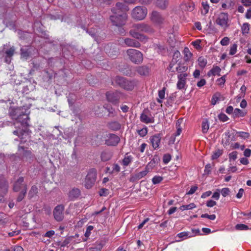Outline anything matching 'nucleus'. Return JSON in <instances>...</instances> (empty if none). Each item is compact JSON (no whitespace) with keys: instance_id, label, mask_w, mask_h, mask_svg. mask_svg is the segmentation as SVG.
Here are the masks:
<instances>
[{"instance_id":"7c9ffc66","label":"nucleus","mask_w":251,"mask_h":251,"mask_svg":"<svg viewBox=\"0 0 251 251\" xmlns=\"http://www.w3.org/2000/svg\"><path fill=\"white\" fill-rule=\"evenodd\" d=\"M132 159L133 157L131 155L126 153L122 161L123 165L125 166H128L132 161Z\"/></svg>"},{"instance_id":"aec40b11","label":"nucleus","mask_w":251,"mask_h":251,"mask_svg":"<svg viewBox=\"0 0 251 251\" xmlns=\"http://www.w3.org/2000/svg\"><path fill=\"white\" fill-rule=\"evenodd\" d=\"M31 48L28 47L21 48L20 50L21 58L26 60L31 55Z\"/></svg>"},{"instance_id":"4be33fe9","label":"nucleus","mask_w":251,"mask_h":251,"mask_svg":"<svg viewBox=\"0 0 251 251\" xmlns=\"http://www.w3.org/2000/svg\"><path fill=\"white\" fill-rule=\"evenodd\" d=\"M116 10L118 11L116 12L119 13L126 12V11L129 10V8L126 3H125V1L124 2H117L116 4Z\"/></svg>"},{"instance_id":"bb28decb","label":"nucleus","mask_w":251,"mask_h":251,"mask_svg":"<svg viewBox=\"0 0 251 251\" xmlns=\"http://www.w3.org/2000/svg\"><path fill=\"white\" fill-rule=\"evenodd\" d=\"M136 71L141 75L147 76L150 73L149 68L146 66H139L137 68Z\"/></svg>"},{"instance_id":"79ce46f5","label":"nucleus","mask_w":251,"mask_h":251,"mask_svg":"<svg viewBox=\"0 0 251 251\" xmlns=\"http://www.w3.org/2000/svg\"><path fill=\"white\" fill-rule=\"evenodd\" d=\"M221 70L219 66H216L213 67L211 70V73H212V75H218V76H220L221 75V74H220Z\"/></svg>"},{"instance_id":"ddd939ff","label":"nucleus","mask_w":251,"mask_h":251,"mask_svg":"<svg viewBox=\"0 0 251 251\" xmlns=\"http://www.w3.org/2000/svg\"><path fill=\"white\" fill-rule=\"evenodd\" d=\"M228 20V14L226 13H221L216 20V23L224 28L228 26L227 22Z\"/></svg>"},{"instance_id":"bf43d9fd","label":"nucleus","mask_w":251,"mask_h":251,"mask_svg":"<svg viewBox=\"0 0 251 251\" xmlns=\"http://www.w3.org/2000/svg\"><path fill=\"white\" fill-rule=\"evenodd\" d=\"M99 193L100 196H106L109 194V190L106 188H102L100 190Z\"/></svg>"},{"instance_id":"4468645a","label":"nucleus","mask_w":251,"mask_h":251,"mask_svg":"<svg viewBox=\"0 0 251 251\" xmlns=\"http://www.w3.org/2000/svg\"><path fill=\"white\" fill-rule=\"evenodd\" d=\"M25 188L27 189V185L24 183V178L20 177L14 183L13 190L14 192L22 191Z\"/></svg>"},{"instance_id":"473e14b6","label":"nucleus","mask_w":251,"mask_h":251,"mask_svg":"<svg viewBox=\"0 0 251 251\" xmlns=\"http://www.w3.org/2000/svg\"><path fill=\"white\" fill-rule=\"evenodd\" d=\"M246 112H244L239 108H235L233 112V116L234 118L239 117H244L246 115Z\"/></svg>"},{"instance_id":"680f3d73","label":"nucleus","mask_w":251,"mask_h":251,"mask_svg":"<svg viewBox=\"0 0 251 251\" xmlns=\"http://www.w3.org/2000/svg\"><path fill=\"white\" fill-rule=\"evenodd\" d=\"M222 46H227L229 43V39L227 37L223 38L220 42Z\"/></svg>"},{"instance_id":"338daca9","label":"nucleus","mask_w":251,"mask_h":251,"mask_svg":"<svg viewBox=\"0 0 251 251\" xmlns=\"http://www.w3.org/2000/svg\"><path fill=\"white\" fill-rule=\"evenodd\" d=\"M166 88L163 87V89L158 92V97L160 99H163L165 98V93Z\"/></svg>"},{"instance_id":"69168bd1","label":"nucleus","mask_w":251,"mask_h":251,"mask_svg":"<svg viewBox=\"0 0 251 251\" xmlns=\"http://www.w3.org/2000/svg\"><path fill=\"white\" fill-rule=\"evenodd\" d=\"M230 192L229 189L228 188H224L221 190V193L223 197H226Z\"/></svg>"},{"instance_id":"5701e85b","label":"nucleus","mask_w":251,"mask_h":251,"mask_svg":"<svg viewBox=\"0 0 251 251\" xmlns=\"http://www.w3.org/2000/svg\"><path fill=\"white\" fill-rule=\"evenodd\" d=\"M148 171L146 170L132 175L130 178V181L134 182L139 180L148 174Z\"/></svg>"},{"instance_id":"864d4df0","label":"nucleus","mask_w":251,"mask_h":251,"mask_svg":"<svg viewBox=\"0 0 251 251\" xmlns=\"http://www.w3.org/2000/svg\"><path fill=\"white\" fill-rule=\"evenodd\" d=\"M162 180V177L156 176L152 178V181L154 184H156L159 183Z\"/></svg>"},{"instance_id":"052dcab7","label":"nucleus","mask_w":251,"mask_h":251,"mask_svg":"<svg viewBox=\"0 0 251 251\" xmlns=\"http://www.w3.org/2000/svg\"><path fill=\"white\" fill-rule=\"evenodd\" d=\"M94 227L92 226H89L86 229V231L85 233V236L86 237H88L91 233V231L93 229Z\"/></svg>"},{"instance_id":"c85d7f7f","label":"nucleus","mask_w":251,"mask_h":251,"mask_svg":"<svg viewBox=\"0 0 251 251\" xmlns=\"http://www.w3.org/2000/svg\"><path fill=\"white\" fill-rule=\"evenodd\" d=\"M160 161V158L157 155H154L152 160L148 164L146 169L154 167Z\"/></svg>"},{"instance_id":"2f4dec72","label":"nucleus","mask_w":251,"mask_h":251,"mask_svg":"<svg viewBox=\"0 0 251 251\" xmlns=\"http://www.w3.org/2000/svg\"><path fill=\"white\" fill-rule=\"evenodd\" d=\"M180 59H181V54L178 50H176L174 53L173 59L171 62L172 63L174 64V65H175L176 63H177L180 60Z\"/></svg>"},{"instance_id":"20e7f679","label":"nucleus","mask_w":251,"mask_h":251,"mask_svg":"<svg viewBox=\"0 0 251 251\" xmlns=\"http://www.w3.org/2000/svg\"><path fill=\"white\" fill-rule=\"evenodd\" d=\"M114 81L116 85L127 90H132L136 85V82L133 80H129L126 78L117 76Z\"/></svg>"},{"instance_id":"58836bf2","label":"nucleus","mask_w":251,"mask_h":251,"mask_svg":"<svg viewBox=\"0 0 251 251\" xmlns=\"http://www.w3.org/2000/svg\"><path fill=\"white\" fill-rule=\"evenodd\" d=\"M201 5L203 10L201 11L202 14L205 15L206 14L209 10V6L206 1H202L201 2Z\"/></svg>"},{"instance_id":"de8ad7c7","label":"nucleus","mask_w":251,"mask_h":251,"mask_svg":"<svg viewBox=\"0 0 251 251\" xmlns=\"http://www.w3.org/2000/svg\"><path fill=\"white\" fill-rule=\"evenodd\" d=\"M250 25L248 23H244L242 26V30L243 34L249 33Z\"/></svg>"},{"instance_id":"423d86ee","label":"nucleus","mask_w":251,"mask_h":251,"mask_svg":"<svg viewBox=\"0 0 251 251\" xmlns=\"http://www.w3.org/2000/svg\"><path fill=\"white\" fill-rule=\"evenodd\" d=\"M148 10L146 7L138 6L132 11V17L137 20H142L147 16Z\"/></svg>"},{"instance_id":"c03bdc74","label":"nucleus","mask_w":251,"mask_h":251,"mask_svg":"<svg viewBox=\"0 0 251 251\" xmlns=\"http://www.w3.org/2000/svg\"><path fill=\"white\" fill-rule=\"evenodd\" d=\"M223 150L220 149L216 150L212 156V159H215L219 157L223 154Z\"/></svg>"},{"instance_id":"37998d69","label":"nucleus","mask_w":251,"mask_h":251,"mask_svg":"<svg viewBox=\"0 0 251 251\" xmlns=\"http://www.w3.org/2000/svg\"><path fill=\"white\" fill-rule=\"evenodd\" d=\"M236 133L239 135V137L244 139H248L250 136V133L249 132L237 131Z\"/></svg>"},{"instance_id":"0e129e2a","label":"nucleus","mask_w":251,"mask_h":251,"mask_svg":"<svg viewBox=\"0 0 251 251\" xmlns=\"http://www.w3.org/2000/svg\"><path fill=\"white\" fill-rule=\"evenodd\" d=\"M218 117L219 120L222 122H226L228 120V117L224 113H221L219 114Z\"/></svg>"},{"instance_id":"a878e982","label":"nucleus","mask_w":251,"mask_h":251,"mask_svg":"<svg viewBox=\"0 0 251 251\" xmlns=\"http://www.w3.org/2000/svg\"><path fill=\"white\" fill-rule=\"evenodd\" d=\"M156 5L159 8L164 10L167 8L169 4V0H156Z\"/></svg>"},{"instance_id":"9d476101","label":"nucleus","mask_w":251,"mask_h":251,"mask_svg":"<svg viewBox=\"0 0 251 251\" xmlns=\"http://www.w3.org/2000/svg\"><path fill=\"white\" fill-rule=\"evenodd\" d=\"M151 21L155 25H161L164 23L165 18L159 12L154 10L151 14Z\"/></svg>"},{"instance_id":"f03ea898","label":"nucleus","mask_w":251,"mask_h":251,"mask_svg":"<svg viewBox=\"0 0 251 251\" xmlns=\"http://www.w3.org/2000/svg\"><path fill=\"white\" fill-rule=\"evenodd\" d=\"M153 32V29L151 25L144 23H141L134 24L132 26V29L129 31V34L132 37L141 41H144L146 39V37L140 32L151 33Z\"/></svg>"},{"instance_id":"09e8293b","label":"nucleus","mask_w":251,"mask_h":251,"mask_svg":"<svg viewBox=\"0 0 251 251\" xmlns=\"http://www.w3.org/2000/svg\"><path fill=\"white\" fill-rule=\"evenodd\" d=\"M235 228L237 230H243L249 229L248 226L243 224H239L236 225Z\"/></svg>"},{"instance_id":"4d7b16f0","label":"nucleus","mask_w":251,"mask_h":251,"mask_svg":"<svg viewBox=\"0 0 251 251\" xmlns=\"http://www.w3.org/2000/svg\"><path fill=\"white\" fill-rule=\"evenodd\" d=\"M171 159V156L169 154H165L163 157V162L164 164H168Z\"/></svg>"},{"instance_id":"13d9d810","label":"nucleus","mask_w":251,"mask_h":251,"mask_svg":"<svg viewBox=\"0 0 251 251\" xmlns=\"http://www.w3.org/2000/svg\"><path fill=\"white\" fill-rule=\"evenodd\" d=\"M137 132L141 137H144L148 133L147 128H143L140 130H138Z\"/></svg>"},{"instance_id":"8fccbe9b","label":"nucleus","mask_w":251,"mask_h":251,"mask_svg":"<svg viewBox=\"0 0 251 251\" xmlns=\"http://www.w3.org/2000/svg\"><path fill=\"white\" fill-rule=\"evenodd\" d=\"M69 240L66 239L63 242L59 241L56 242V244L57 246H60V248H62L66 246L68 244H69Z\"/></svg>"},{"instance_id":"b1692460","label":"nucleus","mask_w":251,"mask_h":251,"mask_svg":"<svg viewBox=\"0 0 251 251\" xmlns=\"http://www.w3.org/2000/svg\"><path fill=\"white\" fill-rule=\"evenodd\" d=\"M80 195V191L77 188L72 189L69 193L68 196L70 200H75L79 197Z\"/></svg>"},{"instance_id":"1a4fd4ad","label":"nucleus","mask_w":251,"mask_h":251,"mask_svg":"<svg viewBox=\"0 0 251 251\" xmlns=\"http://www.w3.org/2000/svg\"><path fill=\"white\" fill-rule=\"evenodd\" d=\"M6 45L3 46V49L0 50V53L4 57V61L6 63L10 64L11 61L12 57L13 56L15 49L14 47H10L9 49H6Z\"/></svg>"},{"instance_id":"f8f14e48","label":"nucleus","mask_w":251,"mask_h":251,"mask_svg":"<svg viewBox=\"0 0 251 251\" xmlns=\"http://www.w3.org/2000/svg\"><path fill=\"white\" fill-rule=\"evenodd\" d=\"M64 207L63 205H57L53 210L54 218L57 222L62 221L64 218L63 211Z\"/></svg>"},{"instance_id":"393cba45","label":"nucleus","mask_w":251,"mask_h":251,"mask_svg":"<svg viewBox=\"0 0 251 251\" xmlns=\"http://www.w3.org/2000/svg\"><path fill=\"white\" fill-rule=\"evenodd\" d=\"M107 127L113 131H117L120 129L121 125L117 121H111L107 123Z\"/></svg>"},{"instance_id":"49530a36","label":"nucleus","mask_w":251,"mask_h":251,"mask_svg":"<svg viewBox=\"0 0 251 251\" xmlns=\"http://www.w3.org/2000/svg\"><path fill=\"white\" fill-rule=\"evenodd\" d=\"M198 62L199 66L201 68H204L207 64L206 59L202 57H200L198 58Z\"/></svg>"},{"instance_id":"412c9836","label":"nucleus","mask_w":251,"mask_h":251,"mask_svg":"<svg viewBox=\"0 0 251 251\" xmlns=\"http://www.w3.org/2000/svg\"><path fill=\"white\" fill-rule=\"evenodd\" d=\"M125 43L128 47L139 48L141 46L139 41L131 38H126L124 40Z\"/></svg>"},{"instance_id":"9b49d317","label":"nucleus","mask_w":251,"mask_h":251,"mask_svg":"<svg viewBox=\"0 0 251 251\" xmlns=\"http://www.w3.org/2000/svg\"><path fill=\"white\" fill-rule=\"evenodd\" d=\"M140 120L142 122L149 124L153 123L154 122V118L151 115V111L148 108L144 109L140 117Z\"/></svg>"},{"instance_id":"6e6552de","label":"nucleus","mask_w":251,"mask_h":251,"mask_svg":"<svg viewBox=\"0 0 251 251\" xmlns=\"http://www.w3.org/2000/svg\"><path fill=\"white\" fill-rule=\"evenodd\" d=\"M122 93L118 91H109L106 93L107 100L114 105H118L119 100L122 97Z\"/></svg>"},{"instance_id":"f257e3e1","label":"nucleus","mask_w":251,"mask_h":251,"mask_svg":"<svg viewBox=\"0 0 251 251\" xmlns=\"http://www.w3.org/2000/svg\"><path fill=\"white\" fill-rule=\"evenodd\" d=\"M28 109L23 107H17L11 109L10 115L14 120L13 125L15 128H18L13 131L14 135L18 136L22 140L25 137L28 136L26 132L27 127L29 126L28 121L29 113Z\"/></svg>"},{"instance_id":"f704fd0d","label":"nucleus","mask_w":251,"mask_h":251,"mask_svg":"<svg viewBox=\"0 0 251 251\" xmlns=\"http://www.w3.org/2000/svg\"><path fill=\"white\" fill-rule=\"evenodd\" d=\"M188 69V67L184 64L179 63L178 66L176 68V71L180 74L186 73V71Z\"/></svg>"},{"instance_id":"7ed1b4c3","label":"nucleus","mask_w":251,"mask_h":251,"mask_svg":"<svg viewBox=\"0 0 251 251\" xmlns=\"http://www.w3.org/2000/svg\"><path fill=\"white\" fill-rule=\"evenodd\" d=\"M112 11L113 13L110 16V20L113 25L117 26H121L125 25L127 18L126 12H115V9H113Z\"/></svg>"},{"instance_id":"774afa93","label":"nucleus","mask_w":251,"mask_h":251,"mask_svg":"<svg viewBox=\"0 0 251 251\" xmlns=\"http://www.w3.org/2000/svg\"><path fill=\"white\" fill-rule=\"evenodd\" d=\"M225 77H226V75H224V76H222L221 77L218 78L217 80L218 85H224L225 84V81H226Z\"/></svg>"},{"instance_id":"cd10ccee","label":"nucleus","mask_w":251,"mask_h":251,"mask_svg":"<svg viewBox=\"0 0 251 251\" xmlns=\"http://www.w3.org/2000/svg\"><path fill=\"white\" fill-rule=\"evenodd\" d=\"M104 108L108 112V116L109 117H114L117 116V112L115 109L109 104H105L103 106Z\"/></svg>"},{"instance_id":"3c124183","label":"nucleus","mask_w":251,"mask_h":251,"mask_svg":"<svg viewBox=\"0 0 251 251\" xmlns=\"http://www.w3.org/2000/svg\"><path fill=\"white\" fill-rule=\"evenodd\" d=\"M190 235H192L191 237H194L198 235H201L200 233V230L199 228H193L191 229V231H189Z\"/></svg>"},{"instance_id":"2eb2a0df","label":"nucleus","mask_w":251,"mask_h":251,"mask_svg":"<svg viewBox=\"0 0 251 251\" xmlns=\"http://www.w3.org/2000/svg\"><path fill=\"white\" fill-rule=\"evenodd\" d=\"M120 137L113 133H109L107 136V139L105 140V144L107 146H116L120 142Z\"/></svg>"},{"instance_id":"ea45409f","label":"nucleus","mask_w":251,"mask_h":251,"mask_svg":"<svg viewBox=\"0 0 251 251\" xmlns=\"http://www.w3.org/2000/svg\"><path fill=\"white\" fill-rule=\"evenodd\" d=\"M121 170V168L120 166L117 164H113L112 165V170L111 172H109V173L112 174H115V173H118Z\"/></svg>"},{"instance_id":"4c0bfd02","label":"nucleus","mask_w":251,"mask_h":251,"mask_svg":"<svg viewBox=\"0 0 251 251\" xmlns=\"http://www.w3.org/2000/svg\"><path fill=\"white\" fill-rule=\"evenodd\" d=\"M26 192H27V189H26L25 188V189H23L22 191H21L20 194H19V195L17 198V201L18 202L21 201L25 198V195L26 194Z\"/></svg>"},{"instance_id":"a211bd4d","label":"nucleus","mask_w":251,"mask_h":251,"mask_svg":"<svg viewBox=\"0 0 251 251\" xmlns=\"http://www.w3.org/2000/svg\"><path fill=\"white\" fill-rule=\"evenodd\" d=\"M225 137L222 140V143L224 147L228 146L229 144V140L234 141L236 140V138L233 133H231L229 131H227L224 134Z\"/></svg>"},{"instance_id":"a19ab883","label":"nucleus","mask_w":251,"mask_h":251,"mask_svg":"<svg viewBox=\"0 0 251 251\" xmlns=\"http://www.w3.org/2000/svg\"><path fill=\"white\" fill-rule=\"evenodd\" d=\"M196 207V205L194 203H191L188 205H183L180 207V209L181 210H190L192 209L193 208Z\"/></svg>"},{"instance_id":"5fc2aeb1","label":"nucleus","mask_w":251,"mask_h":251,"mask_svg":"<svg viewBox=\"0 0 251 251\" xmlns=\"http://www.w3.org/2000/svg\"><path fill=\"white\" fill-rule=\"evenodd\" d=\"M188 74L187 73L180 74L177 76L178 80L181 81H186V77L188 76Z\"/></svg>"},{"instance_id":"a18cd8bd","label":"nucleus","mask_w":251,"mask_h":251,"mask_svg":"<svg viewBox=\"0 0 251 251\" xmlns=\"http://www.w3.org/2000/svg\"><path fill=\"white\" fill-rule=\"evenodd\" d=\"M4 251H24V249L21 246H14L11 247L10 249H7Z\"/></svg>"},{"instance_id":"c9c22d12","label":"nucleus","mask_w":251,"mask_h":251,"mask_svg":"<svg viewBox=\"0 0 251 251\" xmlns=\"http://www.w3.org/2000/svg\"><path fill=\"white\" fill-rule=\"evenodd\" d=\"M202 132L203 133H206L208 131L209 127L208 120L206 119L203 120L201 124Z\"/></svg>"},{"instance_id":"dca6fc26","label":"nucleus","mask_w":251,"mask_h":251,"mask_svg":"<svg viewBox=\"0 0 251 251\" xmlns=\"http://www.w3.org/2000/svg\"><path fill=\"white\" fill-rule=\"evenodd\" d=\"M8 182L3 176H0V197L3 198L7 193Z\"/></svg>"},{"instance_id":"6e6d98bb","label":"nucleus","mask_w":251,"mask_h":251,"mask_svg":"<svg viewBox=\"0 0 251 251\" xmlns=\"http://www.w3.org/2000/svg\"><path fill=\"white\" fill-rule=\"evenodd\" d=\"M237 45L236 44H233L230 47L229 54L233 55L235 54L237 51Z\"/></svg>"},{"instance_id":"e433bc0d","label":"nucleus","mask_w":251,"mask_h":251,"mask_svg":"<svg viewBox=\"0 0 251 251\" xmlns=\"http://www.w3.org/2000/svg\"><path fill=\"white\" fill-rule=\"evenodd\" d=\"M177 237L182 238V240L190 238L192 235H190L189 231H184L178 233L177 235Z\"/></svg>"},{"instance_id":"f3484780","label":"nucleus","mask_w":251,"mask_h":251,"mask_svg":"<svg viewBox=\"0 0 251 251\" xmlns=\"http://www.w3.org/2000/svg\"><path fill=\"white\" fill-rule=\"evenodd\" d=\"M18 151L21 154H22L24 158H25L29 162L32 161L34 158V155L30 151L25 150V148L22 146L19 147Z\"/></svg>"},{"instance_id":"6ab92c4d","label":"nucleus","mask_w":251,"mask_h":251,"mask_svg":"<svg viewBox=\"0 0 251 251\" xmlns=\"http://www.w3.org/2000/svg\"><path fill=\"white\" fill-rule=\"evenodd\" d=\"M150 139L151 145L154 150L159 148L161 140V136L159 134H157L151 137Z\"/></svg>"},{"instance_id":"e2e57ef3","label":"nucleus","mask_w":251,"mask_h":251,"mask_svg":"<svg viewBox=\"0 0 251 251\" xmlns=\"http://www.w3.org/2000/svg\"><path fill=\"white\" fill-rule=\"evenodd\" d=\"M237 157V152L236 151H232L229 154V160H235Z\"/></svg>"},{"instance_id":"0eeeda50","label":"nucleus","mask_w":251,"mask_h":251,"mask_svg":"<svg viewBox=\"0 0 251 251\" xmlns=\"http://www.w3.org/2000/svg\"><path fill=\"white\" fill-rule=\"evenodd\" d=\"M97 171L95 169H90L86 176L85 180V186L87 189H90L94 185L97 178Z\"/></svg>"},{"instance_id":"c756f323","label":"nucleus","mask_w":251,"mask_h":251,"mask_svg":"<svg viewBox=\"0 0 251 251\" xmlns=\"http://www.w3.org/2000/svg\"><path fill=\"white\" fill-rule=\"evenodd\" d=\"M38 193V191L37 186L35 185H33L28 192V197L29 199H32L35 196H37Z\"/></svg>"},{"instance_id":"39448f33","label":"nucleus","mask_w":251,"mask_h":251,"mask_svg":"<svg viewBox=\"0 0 251 251\" xmlns=\"http://www.w3.org/2000/svg\"><path fill=\"white\" fill-rule=\"evenodd\" d=\"M126 53L128 56V58L132 62L136 64H140L142 63L143 55L141 51L130 49L127 50Z\"/></svg>"},{"instance_id":"72a5a7b5","label":"nucleus","mask_w":251,"mask_h":251,"mask_svg":"<svg viewBox=\"0 0 251 251\" xmlns=\"http://www.w3.org/2000/svg\"><path fill=\"white\" fill-rule=\"evenodd\" d=\"M112 156V154L111 152L109 151H103L101 154V158L103 161H107L111 159Z\"/></svg>"},{"instance_id":"603ef678","label":"nucleus","mask_w":251,"mask_h":251,"mask_svg":"<svg viewBox=\"0 0 251 251\" xmlns=\"http://www.w3.org/2000/svg\"><path fill=\"white\" fill-rule=\"evenodd\" d=\"M186 83V81H181L178 80L176 84L177 88L179 90L185 89Z\"/></svg>"}]
</instances>
